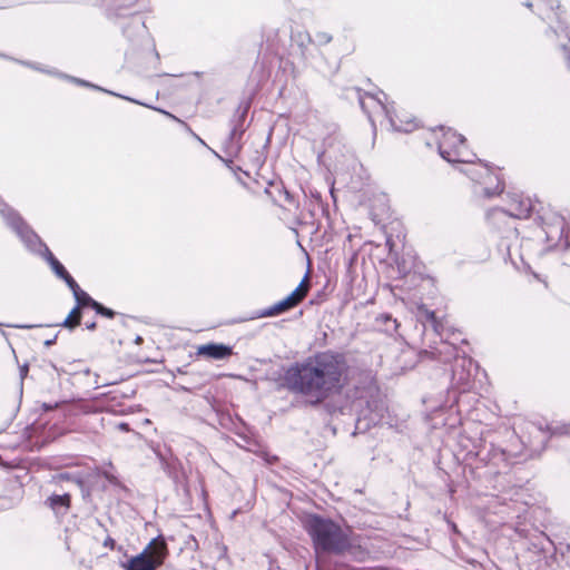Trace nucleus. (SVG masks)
<instances>
[{"label": "nucleus", "mask_w": 570, "mask_h": 570, "mask_svg": "<svg viewBox=\"0 0 570 570\" xmlns=\"http://www.w3.org/2000/svg\"><path fill=\"white\" fill-rule=\"evenodd\" d=\"M0 57H4V56L0 53Z\"/></svg>", "instance_id": "42"}, {"label": "nucleus", "mask_w": 570, "mask_h": 570, "mask_svg": "<svg viewBox=\"0 0 570 570\" xmlns=\"http://www.w3.org/2000/svg\"><path fill=\"white\" fill-rule=\"evenodd\" d=\"M138 0H107V11L112 17H126L132 13Z\"/></svg>", "instance_id": "15"}, {"label": "nucleus", "mask_w": 570, "mask_h": 570, "mask_svg": "<svg viewBox=\"0 0 570 570\" xmlns=\"http://www.w3.org/2000/svg\"><path fill=\"white\" fill-rule=\"evenodd\" d=\"M509 236H512L514 238V243H501V246H504L507 249L509 259L518 269H520L521 266L524 269H530V261L535 254V252L533 250V247L535 245L534 242L530 238L519 239L515 228L509 230Z\"/></svg>", "instance_id": "9"}, {"label": "nucleus", "mask_w": 570, "mask_h": 570, "mask_svg": "<svg viewBox=\"0 0 570 570\" xmlns=\"http://www.w3.org/2000/svg\"><path fill=\"white\" fill-rule=\"evenodd\" d=\"M505 202V208H495L489 212L488 217L490 220L501 219L505 216L523 219L528 218L534 209L531 198L523 194L510 193L507 195Z\"/></svg>", "instance_id": "8"}, {"label": "nucleus", "mask_w": 570, "mask_h": 570, "mask_svg": "<svg viewBox=\"0 0 570 570\" xmlns=\"http://www.w3.org/2000/svg\"><path fill=\"white\" fill-rule=\"evenodd\" d=\"M542 232L549 248L570 247V232L563 216L550 212L542 217Z\"/></svg>", "instance_id": "7"}, {"label": "nucleus", "mask_w": 570, "mask_h": 570, "mask_svg": "<svg viewBox=\"0 0 570 570\" xmlns=\"http://www.w3.org/2000/svg\"><path fill=\"white\" fill-rule=\"evenodd\" d=\"M426 318L432 323L433 328L438 332L435 313L433 311H426Z\"/></svg>", "instance_id": "28"}, {"label": "nucleus", "mask_w": 570, "mask_h": 570, "mask_svg": "<svg viewBox=\"0 0 570 570\" xmlns=\"http://www.w3.org/2000/svg\"><path fill=\"white\" fill-rule=\"evenodd\" d=\"M385 118L395 131L411 132L417 127L414 117L404 111H396L393 106L389 109Z\"/></svg>", "instance_id": "12"}, {"label": "nucleus", "mask_w": 570, "mask_h": 570, "mask_svg": "<svg viewBox=\"0 0 570 570\" xmlns=\"http://www.w3.org/2000/svg\"><path fill=\"white\" fill-rule=\"evenodd\" d=\"M306 37L308 38L309 41H313V42H315L316 45H320V46L327 45L332 40V36L330 33H327V32H324V31L315 32L313 38H311L308 35Z\"/></svg>", "instance_id": "23"}, {"label": "nucleus", "mask_w": 570, "mask_h": 570, "mask_svg": "<svg viewBox=\"0 0 570 570\" xmlns=\"http://www.w3.org/2000/svg\"><path fill=\"white\" fill-rule=\"evenodd\" d=\"M524 6L529 9L535 7L538 9V13L541 16L544 9H549L550 11L559 10L561 8L560 2L558 0H533L527 1Z\"/></svg>", "instance_id": "18"}, {"label": "nucleus", "mask_w": 570, "mask_h": 570, "mask_svg": "<svg viewBox=\"0 0 570 570\" xmlns=\"http://www.w3.org/2000/svg\"><path fill=\"white\" fill-rule=\"evenodd\" d=\"M304 528L312 538L317 556L324 552L342 554L352 549L347 533L331 519L309 514L304 520Z\"/></svg>", "instance_id": "3"}, {"label": "nucleus", "mask_w": 570, "mask_h": 570, "mask_svg": "<svg viewBox=\"0 0 570 570\" xmlns=\"http://www.w3.org/2000/svg\"><path fill=\"white\" fill-rule=\"evenodd\" d=\"M146 556L156 567H160L168 557V547L163 535L154 538L140 552Z\"/></svg>", "instance_id": "13"}, {"label": "nucleus", "mask_w": 570, "mask_h": 570, "mask_svg": "<svg viewBox=\"0 0 570 570\" xmlns=\"http://www.w3.org/2000/svg\"><path fill=\"white\" fill-rule=\"evenodd\" d=\"M59 78H62V79H66V80H69L76 85H79V86H83V87H89V88H92V89H97V90H104L102 88H100L99 86H96L94 83H90L86 80H82L80 78H76V77H72V76H68L66 73H61L59 72L58 75Z\"/></svg>", "instance_id": "22"}, {"label": "nucleus", "mask_w": 570, "mask_h": 570, "mask_svg": "<svg viewBox=\"0 0 570 570\" xmlns=\"http://www.w3.org/2000/svg\"><path fill=\"white\" fill-rule=\"evenodd\" d=\"M52 343H53V340L46 341V345H48V346L51 345Z\"/></svg>", "instance_id": "38"}, {"label": "nucleus", "mask_w": 570, "mask_h": 570, "mask_svg": "<svg viewBox=\"0 0 570 570\" xmlns=\"http://www.w3.org/2000/svg\"><path fill=\"white\" fill-rule=\"evenodd\" d=\"M376 321L384 324V331L389 334H393L399 327L397 321L389 314L380 315Z\"/></svg>", "instance_id": "19"}, {"label": "nucleus", "mask_w": 570, "mask_h": 570, "mask_svg": "<svg viewBox=\"0 0 570 570\" xmlns=\"http://www.w3.org/2000/svg\"><path fill=\"white\" fill-rule=\"evenodd\" d=\"M358 100L362 110L367 115L372 125H374V118L377 115H384L385 117L392 106L384 104L379 96L371 94L360 95Z\"/></svg>", "instance_id": "11"}, {"label": "nucleus", "mask_w": 570, "mask_h": 570, "mask_svg": "<svg viewBox=\"0 0 570 570\" xmlns=\"http://www.w3.org/2000/svg\"><path fill=\"white\" fill-rule=\"evenodd\" d=\"M431 354L434 358L444 363L454 360V365L452 367L453 382L461 385L463 389L469 385L473 372L476 370V365L471 357L460 355L459 350L446 342H442L440 346L431 352Z\"/></svg>", "instance_id": "5"}, {"label": "nucleus", "mask_w": 570, "mask_h": 570, "mask_svg": "<svg viewBox=\"0 0 570 570\" xmlns=\"http://www.w3.org/2000/svg\"><path fill=\"white\" fill-rule=\"evenodd\" d=\"M104 547L109 548L112 550L115 548V540L111 537H107L104 541Z\"/></svg>", "instance_id": "30"}, {"label": "nucleus", "mask_w": 570, "mask_h": 570, "mask_svg": "<svg viewBox=\"0 0 570 570\" xmlns=\"http://www.w3.org/2000/svg\"><path fill=\"white\" fill-rule=\"evenodd\" d=\"M76 302H77V305L76 306H79V311L81 309V307H86V306H89V307H94L95 304L97 303V301H95L92 297H90L85 291L80 289L79 292H77L75 295H73Z\"/></svg>", "instance_id": "20"}, {"label": "nucleus", "mask_w": 570, "mask_h": 570, "mask_svg": "<svg viewBox=\"0 0 570 570\" xmlns=\"http://www.w3.org/2000/svg\"><path fill=\"white\" fill-rule=\"evenodd\" d=\"M352 367L345 353L317 352L303 362L292 364L284 374L288 391L302 395L311 405H318L348 384Z\"/></svg>", "instance_id": "1"}, {"label": "nucleus", "mask_w": 570, "mask_h": 570, "mask_svg": "<svg viewBox=\"0 0 570 570\" xmlns=\"http://www.w3.org/2000/svg\"><path fill=\"white\" fill-rule=\"evenodd\" d=\"M307 291L308 285L306 284L305 277L287 297L273 304L269 307L258 311L257 317H273L292 309L305 298V296L307 295Z\"/></svg>", "instance_id": "10"}, {"label": "nucleus", "mask_w": 570, "mask_h": 570, "mask_svg": "<svg viewBox=\"0 0 570 570\" xmlns=\"http://www.w3.org/2000/svg\"><path fill=\"white\" fill-rule=\"evenodd\" d=\"M122 99L128 100V101H131V98H128V97H126V96H122Z\"/></svg>", "instance_id": "41"}, {"label": "nucleus", "mask_w": 570, "mask_h": 570, "mask_svg": "<svg viewBox=\"0 0 570 570\" xmlns=\"http://www.w3.org/2000/svg\"><path fill=\"white\" fill-rule=\"evenodd\" d=\"M242 136V129H238L237 127H234L229 134L228 140L233 145L234 142H237L238 139Z\"/></svg>", "instance_id": "27"}, {"label": "nucleus", "mask_w": 570, "mask_h": 570, "mask_svg": "<svg viewBox=\"0 0 570 570\" xmlns=\"http://www.w3.org/2000/svg\"><path fill=\"white\" fill-rule=\"evenodd\" d=\"M42 406H43V409H45L46 411H50V410H52V409L57 407V406H58V403H56V404H53V405H52V404H48V403H43V405H42Z\"/></svg>", "instance_id": "32"}, {"label": "nucleus", "mask_w": 570, "mask_h": 570, "mask_svg": "<svg viewBox=\"0 0 570 570\" xmlns=\"http://www.w3.org/2000/svg\"><path fill=\"white\" fill-rule=\"evenodd\" d=\"M141 342H142V337L141 336H136L135 343L136 344H140Z\"/></svg>", "instance_id": "36"}, {"label": "nucleus", "mask_w": 570, "mask_h": 570, "mask_svg": "<svg viewBox=\"0 0 570 570\" xmlns=\"http://www.w3.org/2000/svg\"><path fill=\"white\" fill-rule=\"evenodd\" d=\"M102 91L108 92V94H110V95H114V92L108 91V90H105V89H104ZM115 96H118V98H121V97H122L121 95H116V94H115Z\"/></svg>", "instance_id": "37"}, {"label": "nucleus", "mask_w": 570, "mask_h": 570, "mask_svg": "<svg viewBox=\"0 0 570 570\" xmlns=\"http://www.w3.org/2000/svg\"><path fill=\"white\" fill-rule=\"evenodd\" d=\"M28 371H29V367L27 364H23L22 366H20V376L21 379H24L28 374Z\"/></svg>", "instance_id": "31"}, {"label": "nucleus", "mask_w": 570, "mask_h": 570, "mask_svg": "<svg viewBox=\"0 0 570 570\" xmlns=\"http://www.w3.org/2000/svg\"><path fill=\"white\" fill-rule=\"evenodd\" d=\"M122 99L128 100V101H131V98H128V97H126V96H122Z\"/></svg>", "instance_id": "39"}, {"label": "nucleus", "mask_w": 570, "mask_h": 570, "mask_svg": "<svg viewBox=\"0 0 570 570\" xmlns=\"http://www.w3.org/2000/svg\"><path fill=\"white\" fill-rule=\"evenodd\" d=\"M464 163L466 166L461 168V173L466 175L474 184V194L483 198H492L503 191V184L497 173L487 164L472 160Z\"/></svg>", "instance_id": "4"}, {"label": "nucleus", "mask_w": 570, "mask_h": 570, "mask_svg": "<svg viewBox=\"0 0 570 570\" xmlns=\"http://www.w3.org/2000/svg\"><path fill=\"white\" fill-rule=\"evenodd\" d=\"M47 503L56 514H65L70 507V495L67 493L53 494L47 499Z\"/></svg>", "instance_id": "16"}, {"label": "nucleus", "mask_w": 570, "mask_h": 570, "mask_svg": "<svg viewBox=\"0 0 570 570\" xmlns=\"http://www.w3.org/2000/svg\"><path fill=\"white\" fill-rule=\"evenodd\" d=\"M21 2H23V0H7L4 2H0V9L10 7V6H13V4H17V3H21Z\"/></svg>", "instance_id": "29"}, {"label": "nucleus", "mask_w": 570, "mask_h": 570, "mask_svg": "<svg viewBox=\"0 0 570 570\" xmlns=\"http://www.w3.org/2000/svg\"><path fill=\"white\" fill-rule=\"evenodd\" d=\"M157 568L144 553L130 558L126 564L127 570H156Z\"/></svg>", "instance_id": "17"}, {"label": "nucleus", "mask_w": 570, "mask_h": 570, "mask_svg": "<svg viewBox=\"0 0 570 570\" xmlns=\"http://www.w3.org/2000/svg\"><path fill=\"white\" fill-rule=\"evenodd\" d=\"M0 216L4 224L19 237L28 250L46 259L57 277H65L68 272L65 266L53 256L48 246L41 240L38 234L22 218V216L0 197Z\"/></svg>", "instance_id": "2"}, {"label": "nucleus", "mask_w": 570, "mask_h": 570, "mask_svg": "<svg viewBox=\"0 0 570 570\" xmlns=\"http://www.w3.org/2000/svg\"><path fill=\"white\" fill-rule=\"evenodd\" d=\"M122 99L128 100V101H131V98H128V97H126V96H122Z\"/></svg>", "instance_id": "40"}, {"label": "nucleus", "mask_w": 570, "mask_h": 570, "mask_svg": "<svg viewBox=\"0 0 570 570\" xmlns=\"http://www.w3.org/2000/svg\"><path fill=\"white\" fill-rule=\"evenodd\" d=\"M118 428L121 430V431H129V425L127 423H120L118 425Z\"/></svg>", "instance_id": "33"}, {"label": "nucleus", "mask_w": 570, "mask_h": 570, "mask_svg": "<svg viewBox=\"0 0 570 570\" xmlns=\"http://www.w3.org/2000/svg\"><path fill=\"white\" fill-rule=\"evenodd\" d=\"M80 318L81 312L79 311V306H75L63 321L62 325L68 328H75L80 324Z\"/></svg>", "instance_id": "21"}, {"label": "nucleus", "mask_w": 570, "mask_h": 570, "mask_svg": "<svg viewBox=\"0 0 570 570\" xmlns=\"http://www.w3.org/2000/svg\"><path fill=\"white\" fill-rule=\"evenodd\" d=\"M440 156L448 163H466L473 156L465 146V138L451 128L440 127L433 131Z\"/></svg>", "instance_id": "6"}, {"label": "nucleus", "mask_w": 570, "mask_h": 570, "mask_svg": "<svg viewBox=\"0 0 570 570\" xmlns=\"http://www.w3.org/2000/svg\"><path fill=\"white\" fill-rule=\"evenodd\" d=\"M61 279L65 281V283L71 289L73 295L81 289L79 287V285L77 284V282L72 278V276L69 273L65 277H62Z\"/></svg>", "instance_id": "26"}, {"label": "nucleus", "mask_w": 570, "mask_h": 570, "mask_svg": "<svg viewBox=\"0 0 570 570\" xmlns=\"http://www.w3.org/2000/svg\"><path fill=\"white\" fill-rule=\"evenodd\" d=\"M197 355L210 360H226L233 355V348L223 343H208L197 347Z\"/></svg>", "instance_id": "14"}, {"label": "nucleus", "mask_w": 570, "mask_h": 570, "mask_svg": "<svg viewBox=\"0 0 570 570\" xmlns=\"http://www.w3.org/2000/svg\"><path fill=\"white\" fill-rule=\"evenodd\" d=\"M566 65H567V68H568V69H569V71H570V53L567 56Z\"/></svg>", "instance_id": "35"}, {"label": "nucleus", "mask_w": 570, "mask_h": 570, "mask_svg": "<svg viewBox=\"0 0 570 570\" xmlns=\"http://www.w3.org/2000/svg\"><path fill=\"white\" fill-rule=\"evenodd\" d=\"M92 309H95L97 314L108 318H112L115 316V312L112 309L105 307L102 304L98 302L95 304Z\"/></svg>", "instance_id": "24"}, {"label": "nucleus", "mask_w": 570, "mask_h": 570, "mask_svg": "<svg viewBox=\"0 0 570 570\" xmlns=\"http://www.w3.org/2000/svg\"><path fill=\"white\" fill-rule=\"evenodd\" d=\"M86 327H87L88 330H95V328H96V323H95V322L87 323V324H86Z\"/></svg>", "instance_id": "34"}, {"label": "nucleus", "mask_w": 570, "mask_h": 570, "mask_svg": "<svg viewBox=\"0 0 570 570\" xmlns=\"http://www.w3.org/2000/svg\"><path fill=\"white\" fill-rule=\"evenodd\" d=\"M17 61L19 63H21L22 66L32 68V69L41 71V72H46V73H49V75H52V76H57V77L59 75V71L50 70V69H45V68L40 67L39 65L32 63V62H29V61H19V60H17Z\"/></svg>", "instance_id": "25"}]
</instances>
